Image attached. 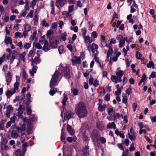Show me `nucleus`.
<instances>
[{
	"instance_id": "obj_1",
	"label": "nucleus",
	"mask_w": 156,
	"mask_h": 156,
	"mask_svg": "<svg viewBox=\"0 0 156 156\" xmlns=\"http://www.w3.org/2000/svg\"><path fill=\"white\" fill-rule=\"evenodd\" d=\"M75 110L76 114L80 118H84L87 115V110L83 102H79L76 105Z\"/></svg>"
},
{
	"instance_id": "obj_2",
	"label": "nucleus",
	"mask_w": 156,
	"mask_h": 156,
	"mask_svg": "<svg viewBox=\"0 0 156 156\" xmlns=\"http://www.w3.org/2000/svg\"><path fill=\"white\" fill-rule=\"evenodd\" d=\"M60 74V72L58 70H56L52 75L49 85V87L51 88V90L49 92V94L51 96H53L57 92V88H53L52 87L54 86L57 85V83L58 79L59 76Z\"/></svg>"
},
{
	"instance_id": "obj_3",
	"label": "nucleus",
	"mask_w": 156,
	"mask_h": 156,
	"mask_svg": "<svg viewBox=\"0 0 156 156\" xmlns=\"http://www.w3.org/2000/svg\"><path fill=\"white\" fill-rule=\"evenodd\" d=\"M99 132L96 129H94L91 134V136L93 141L98 140L100 136Z\"/></svg>"
},
{
	"instance_id": "obj_4",
	"label": "nucleus",
	"mask_w": 156,
	"mask_h": 156,
	"mask_svg": "<svg viewBox=\"0 0 156 156\" xmlns=\"http://www.w3.org/2000/svg\"><path fill=\"white\" fill-rule=\"evenodd\" d=\"M89 147L88 145L86 146L83 148L80 153L81 156H88L89 155Z\"/></svg>"
},
{
	"instance_id": "obj_5",
	"label": "nucleus",
	"mask_w": 156,
	"mask_h": 156,
	"mask_svg": "<svg viewBox=\"0 0 156 156\" xmlns=\"http://www.w3.org/2000/svg\"><path fill=\"white\" fill-rule=\"evenodd\" d=\"M67 0H56L55 5L58 8L62 7L66 4Z\"/></svg>"
},
{
	"instance_id": "obj_6",
	"label": "nucleus",
	"mask_w": 156,
	"mask_h": 156,
	"mask_svg": "<svg viewBox=\"0 0 156 156\" xmlns=\"http://www.w3.org/2000/svg\"><path fill=\"white\" fill-rule=\"evenodd\" d=\"M49 42L52 48H55L57 47V41L54 38L51 37L49 39Z\"/></svg>"
},
{
	"instance_id": "obj_7",
	"label": "nucleus",
	"mask_w": 156,
	"mask_h": 156,
	"mask_svg": "<svg viewBox=\"0 0 156 156\" xmlns=\"http://www.w3.org/2000/svg\"><path fill=\"white\" fill-rule=\"evenodd\" d=\"M64 77L67 79H69L70 77V72L68 67H66L63 69Z\"/></svg>"
},
{
	"instance_id": "obj_8",
	"label": "nucleus",
	"mask_w": 156,
	"mask_h": 156,
	"mask_svg": "<svg viewBox=\"0 0 156 156\" xmlns=\"http://www.w3.org/2000/svg\"><path fill=\"white\" fill-rule=\"evenodd\" d=\"M44 51H47L50 49V46L47 41H45L44 44L42 48Z\"/></svg>"
},
{
	"instance_id": "obj_9",
	"label": "nucleus",
	"mask_w": 156,
	"mask_h": 156,
	"mask_svg": "<svg viewBox=\"0 0 156 156\" xmlns=\"http://www.w3.org/2000/svg\"><path fill=\"white\" fill-rule=\"evenodd\" d=\"M74 114L70 111H67L65 113V118L69 120L73 117Z\"/></svg>"
},
{
	"instance_id": "obj_10",
	"label": "nucleus",
	"mask_w": 156,
	"mask_h": 156,
	"mask_svg": "<svg viewBox=\"0 0 156 156\" xmlns=\"http://www.w3.org/2000/svg\"><path fill=\"white\" fill-rule=\"evenodd\" d=\"M66 133L65 132V129H62L61 130V140L62 142L65 144L66 142Z\"/></svg>"
},
{
	"instance_id": "obj_11",
	"label": "nucleus",
	"mask_w": 156,
	"mask_h": 156,
	"mask_svg": "<svg viewBox=\"0 0 156 156\" xmlns=\"http://www.w3.org/2000/svg\"><path fill=\"white\" fill-rule=\"evenodd\" d=\"M124 74L123 71L122 70H119L116 73L117 76L119 79V82L122 81L121 77Z\"/></svg>"
},
{
	"instance_id": "obj_12",
	"label": "nucleus",
	"mask_w": 156,
	"mask_h": 156,
	"mask_svg": "<svg viewBox=\"0 0 156 156\" xmlns=\"http://www.w3.org/2000/svg\"><path fill=\"white\" fill-rule=\"evenodd\" d=\"M15 93L14 89L8 90L6 92V94L8 98H9L11 96Z\"/></svg>"
},
{
	"instance_id": "obj_13",
	"label": "nucleus",
	"mask_w": 156,
	"mask_h": 156,
	"mask_svg": "<svg viewBox=\"0 0 156 156\" xmlns=\"http://www.w3.org/2000/svg\"><path fill=\"white\" fill-rule=\"evenodd\" d=\"M116 128V126L114 122L108 123L107 126V129L113 128L114 129H115Z\"/></svg>"
},
{
	"instance_id": "obj_14",
	"label": "nucleus",
	"mask_w": 156,
	"mask_h": 156,
	"mask_svg": "<svg viewBox=\"0 0 156 156\" xmlns=\"http://www.w3.org/2000/svg\"><path fill=\"white\" fill-rule=\"evenodd\" d=\"M12 80V75L11 73L9 72L7 74L6 76V81L7 82V85L9 84V83Z\"/></svg>"
},
{
	"instance_id": "obj_15",
	"label": "nucleus",
	"mask_w": 156,
	"mask_h": 156,
	"mask_svg": "<svg viewBox=\"0 0 156 156\" xmlns=\"http://www.w3.org/2000/svg\"><path fill=\"white\" fill-rule=\"evenodd\" d=\"M4 42L6 44H12V43L11 38L9 37H7V35L5 36V38L4 40Z\"/></svg>"
},
{
	"instance_id": "obj_16",
	"label": "nucleus",
	"mask_w": 156,
	"mask_h": 156,
	"mask_svg": "<svg viewBox=\"0 0 156 156\" xmlns=\"http://www.w3.org/2000/svg\"><path fill=\"white\" fill-rule=\"evenodd\" d=\"M111 79L112 81L115 82V83H117L118 82H119V79L116 76L113 75L111 76Z\"/></svg>"
},
{
	"instance_id": "obj_17",
	"label": "nucleus",
	"mask_w": 156,
	"mask_h": 156,
	"mask_svg": "<svg viewBox=\"0 0 156 156\" xmlns=\"http://www.w3.org/2000/svg\"><path fill=\"white\" fill-rule=\"evenodd\" d=\"M37 66H33L32 69V71L30 70L29 71L30 73L31 76H34V73H36V71L37 69Z\"/></svg>"
},
{
	"instance_id": "obj_18",
	"label": "nucleus",
	"mask_w": 156,
	"mask_h": 156,
	"mask_svg": "<svg viewBox=\"0 0 156 156\" xmlns=\"http://www.w3.org/2000/svg\"><path fill=\"white\" fill-rule=\"evenodd\" d=\"M114 118L113 120L116 122H117V119H119L121 117V115L119 113H115V112H114L113 114Z\"/></svg>"
},
{
	"instance_id": "obj_19",
	"label": "nucleus",
	"mask_w": 156,
	"mask_h": 156,
	"mask_svg": "<svg viewBox=\"0 0 156 156\" xmlns=\"http://www.w3.org/2000/svg\"><path fill=\"white\" fill-rule=\"evenodd\" d=\"M67 129L69 133L71 134V135H73L74 134V133L73 132V131L72 128L71 126L68 124L67 125Z\"/></svg>"
},
{
	"instance_id": "obj_20",
	"label": "nucleus",
	"mask_w": 156,
	"mask_h": 156,
	"mask_svg": "<svg viewBox=\"0 0 156 156\" xmlns=\"http://www.w3.org/2000/svg\"><path fill=\"white\" fill-rule=\"evenodd\" d=\"M91 48L92 52L94 53L95 51V49L97 50L98 48V46L96 44L93 43L92 44Z\"/></svg>"
},
{
	"instance_id": "obj_21",
	"label": "nucleus",
	"mask_w": 156,
	"mask_h": 156,
	"mask_svg": "<svg viewBox=\"0 0 156 156\" xmlns=\"http://www.w3.org/2000/svg\"><path fill=\"white\" fill-rule=\"evenodd\" d=\"M25 55L26 53L25 52H23L19 55L20 58L21 60H22L24 62L25 61Z\"/></svg>"
},
{
	"instance_id": "obj_22",
	"label": "nucleus",
	"mask_w": 156,
	"mask_h": 156,
	"mask_svg": "<svg viewBox=\"0 0 156 156\" xmlns=\"http://www.w3.org/2000/svg\"><path fill=\"white\" fill-rule=\"evenodd\" d=\"M106 106V105H99L98 107V110L100 112H103L105 110Z\"/></svg>"
},
{
	"instance_id": "obj_23",
	"label": "nucleus",
	"mask_w": 156,
	"mask_h": 156,
	"mask_svg": "<svg viewBox=\"0 0 156 156\" xmlns=\"http://www.w3.org/2000/svg\"><path fill=\"white\" fill-rule=\"evenodd\" d=\"M147 66L148 68L152 67L153 69L155 68L154 63L151 61H149V63L147 64Z\"/></svg>"
},
{
	"instance_id": "obj_24",
	"label": "nucleus",
	"mask_w": 156,
	"mask_h": 156,
	"mask_svg": "<svg viewBox=\"0 0 156 156\" xmlns=\"http://www.w3.org/2000/svg\"><path fill=\"white\" fill-rule=\"evenodd\" d=\"M108 114V115H112L114 114V112H115L114 111L113 108H108L107 109Z\"/></svg>"
},
{
	"instance_id": "obj_25",
	"label": "nucleus",
	"mask_w": 156,
	"mask_h": 156,
	"mask_svg": "<svg viewBox=\"0 0 156 156\" xmlns=\"http://www.w3.org/2000/svg\"><path fill=\"white\" fill-rule=\"evenodd\" d=\"M83 37L84 38L85 42L86 43H91L92 41L90 40V37L88 35Z\"/></svg>"
},
{
	"instance_id": "obj_26",
	"label": "nucleus",
	"mask_w": 156,
	"mask_h": 156,
	"mask_svg": "<svg viewBox=\"0 0 156 156\" xmlns=\"http://www.w3.org/2000/svg\"><path fill=\"white\" fill-rule=\"evenodd\" d=\"M17 115L16 114H14L13 117H12L10 119V121L11 122V123H15V120H18L17 118Z\"/></svg>"
},
{
	"instance_id": "obj_27",
	"label": "nucleus",
	"mask_w": 156,
	"mask_h": 156,
	"mask_svg": "<svg viewBox=\"0 0 156 156\" xmlns=\"http://www.w3.org/2000/svg\"><path fill=\"white\" fill-rule=\"evenodd\" d=\"M40 62V59L38 57H35L34 58L32 62L36 64H39Z\"/></svg>"
},
{
	"instance_id": "obj_28",
	"label": "nucleus",
	"mask_w": 156,
	"mask_h": 156,
	"mask_svg": "<svg viewBox=\"0 0 156 156\" xmlns=\"http://www.w3.org/2000/svg\"><path fill=\"white\" fill-rule=\"evenodd\" d=\"M67 33L66 32H64L61 35V39L63 41H65L66 40V36H67Z\"/></svg>"
},
{
	"instance_id": "obj_29",
	"label": "nucleus",
	"mask_w": 156,
	"mask_h": 156,
	"mask_svg": "<svg viewBox=\"0 0 156 156\" xmlns=\"http://www.w3.org/2000/svg\"><path fill=\"white\" fill-rule=\"evenodd\" d=\"M67 99L68 98L67 96L65 95V94H64V97L62 102L63 105L64 106L66 105V102L67 101Z\"/></svg>"
},
{
	"instance_id": "obj_30",
	"label": "nucleus",
	"mask_w": 156,
	"mask_h": 156,
	"mask_svg": "<svg viewBox=\"0 0 156 156\" xmlns=\"http://www.w3.org/2000/svg\"><path fill=\"white\" fill-rule=\"evenodd\" d=\"M116 38L118 41L119 42V41H122L124 40L122 35L120 34L117 35Z\"/></svg>"
},
{
	"instance_id": "obj_31",
	"label": "nucleus",
	"mask_w": 156,
	"mask_h": 156,
	"mask_svg": "<svg viewBox=\"0 0 156 156\" xmlns=\"http://www.w3.org/2000/svg\"><path fill=\"white\" fill-rule=\"evenodd\" d=\"M24 110V106L21 104H20L19 105V107L18 110V112H23Z\"/></svg>"
},
{
	"instance_id": "obj_32",
	"label": "nucleus",
	"mask_w": 156,
	"mask_h": 156,
	"mask_svg": "<svg viewBox=\"0 0 156 156\" xmlns=\"http://www.w3.org/2000/svg\"><path fill=\"white\" fill-rule=\"evenodd\" d=\"M19 83H18V82H16L14 84V88H12L11 89H14L15 91L17 90L18 89L19 85Z\"/></svg>"
},
{
	"instance_id": "obj_33",
	"label": "nucleus",
	"mask_w": 156,
	"mask_h": 156,
	"mask_svg": "<svg viewBox=\"0 0 156 156\" xmlns=\"http://www.w3.org/2000/svg\"><path fill=\"white\" fill-rule=\"evenodd\" d=\"M67 48L71 52L73 51V52H74L76 51V49H75L74 51L73 50V47L72 45L70 44H68L67 45Z\"/></svg>"
},
{
	"instance_id": "obj_34",
	"label": "nucleus",
	"mask_w": 156,
	"mask_h": 156,
	"mask_svg": "<svg viewBox=\"0 0 156 156\" xmlns=\"http://www.w3.org/2000/svg\"><path fill=\"white\" fill-rule=\"evenodd\" d=\"M79 90L77 89H73L72 90V93L75 95H77L78 94Z\"/></svg>"
},
{
	"instance_id": "obj_35",
	"label": "nucleus",
	"mask_w": 156,
	"mask_h": 156,
	"mask_svg": "<svg viewBox=\"0 0 156 156\" xmlns=\"http://www.w3.org/2000/svg\"><path fill=\"white\" fill-rule=\"evenodd\" d=\"M119 48H122L125 46V42L124 40L122 41H119Z\"/></svg>"
},
{
	"instance_id": "obj_36",
	"label": "nucleus",
	"mask_w": 156,
	"mask_h": 156,
	"mask_svg": "<svg viewBox=\"0 0 156 156\" xmlns=\"http://www.w3.org/2000/svg\"><path fill=\"white\" fill-rule=\"evenodd\" d=\"M136 58L138 59H140L142 57V55L138 51H136Z\"/></svg>"
},
{
	"instance_id": "obj_37",
	"label": "nucleus",
	"mask_w": 156,
	"mask_h": 156,
	"mask_svg": "<svg viewBox=\"0 0 156 156\" xmlns=\"http://www.w3.org/2000/svg\"><path fill=\"white\" fill-rule=\"evenodd\" d=\"M33 12H34L33 10H30L29 12V13L26 16V18L27 19V18L29 17H30V18L32 17L33 16Z\"/></svg>"
},
{
	"instance_id": "obj_38",
	"label": "nucleus",
	"mask_w": 156,
	"mask_h": 156,
	"mask_svg": "<svg viewBox=\"0 0 156 156\" xmlns=\"http://www.w3.org/2000/svg\"><path fill=\"white\" fill-rule=\"evenodd\" d=\"M31 121L33 122L36 121L37 120V117H35L34 115H32L30 118Z\"/></svg>"
},
{
	"instance_id": "obj_39",
	"label": "nucleus",
	"mask_w": 156,
	"mask_h": 156,
	"mask_svg": "<svg viewBox=\"0 0 156 156\" xmlns=\"http://www.w3.org/2000/svg\"><path fill=\"white\" fill-rule=\"evenodd\" d=\"M15 37H16L21 38L23 37V35L21 32H16L15 33Z\"/></svg>"
},
{
	"instance_id": "obj_40",
	"label": "nucleus",
	"mask_w": 156,
	"mask_h": 156,
	"mask_svg": "<svg viewBox=\"0 0 156 156\" xmlns=\"http://www.w3.org/2000/svg\"><path fill=\"white\" fill-rule=\"evenodd\" d=\"M74 58L76 59V64H80L81 63V61L80 58L76 56H75Z\"/></svg>"
},
{
	"instance_id": "obj_41",
	"label": "nucleus",
	"mask_w": 156,
	"mask_h": 156,
	"mask_svg": "<svg viewBox=\"0 0 156 156\" xmlns=\"http://www.w3.org/2000/svg\"><path fill=\"white\" fill-rule=\"evenodd\" d=\"M26 109L27 112V115H30L32 111L31 110L30 106H27V107Z\"/></svg>"
},
{
	"instance_id": "obj_42",
	"label": "nucleus",
	"mask_w": 156,
	"mask_h": 156,
	"mask_svg": "<svg viewBox=\"0 0 156 156\" xmlns=\"http://www.w3.org/2000/svg\"><path fill=\"white\" fill-rule=\"evenodd\" d=\"M11 136L13 138H17L18 137V134L16 132H12L11 134Z\"/></svg>"
},
{
	"instance_id": "obj_43",
	"label": "nucleus",
	"mask_w": 156,
	"mask_h": 156,
	"mask_svg": "<svg viewBox=\"0 0 156 156\" xmlns=\"http://www.w3.org/2000/svg\"><path fill=\"white\" fill-rule=\"evenodd\" d=\"M23 112H18L16 114L17 115V118L18 119H19L20 118H22V114H23Z\"/></svg>"
},
{
	"instance_id": "obj_44",
	"label": "nucleus",
	"mask_w": 156,
	"mask_h": 156,
	"mask_svg": "<svg viewBox=\"0 0 156 156\" xmlns=\"http://www.w3.org/2000/svg\"><path fill=\"white\" fill-rule=\"evenodd\" d=\"M110 94H106L104 97V99L106 101H108L110 100Z\"/></svg>"
},
{
	"instance_id": "obj_45",
	"label": "nucleus",
	"mask_w": 156,
	"mask_h": 156,
	"mask_svg": "<svg viewBox=\"0 0 156 156\" xmlns=\"http://www.w3.org/2000/svg\"><path fill=\"white\" fill-rule=\"evenodd\" d=\"M64 50L63 46H60L58 48V51L59 53L61 54L62 53Z\"/></svg>"
},
{
	"instance_id": "obj_46",
	"label": "nucleus",
	"mask_w": 156,
	"mask_h": 156,
	"mask_svg": "<svg viewBox=\"0 0 156 156\" xmlns=\"http://www.w3.org/2000/svg\"><path fill=\"white\" fill-rule=\"evenodd\" d=\"M53 31L52 30H48L46 34L47 37H51V34L52 33Z\"/></svg>"
},
{
	"instance_id": "obj_47",
	"label": "nucleus",
	"mask_w": 156,
	"mask_h": 156,
	"mask_svg": "<svg viewBox=\"0 0 156 156\" xmlns=\"http://www.w3.org/2000/svg\"><path fill=\"white\" fill-rule=\"evenodd\" d=\"M31 29V26L29 25H26L24 29L25 30L27 31H30Z\"/></svg>"
},
{
	"instance_id": "obj_48",
	"label": "nucleus",
	"mask_w": 156,
	"mask_h": 156,
	"mask_svg": "<svg viewBox=\"0 0 156 156\" xmlns=\"http://www.w3.org/2000/svg\"><path fill=\"white\" fill-rule=\"evenodd\" d=\"M5 121L4 120H2L1 121V123L0 124V128L2 130H3L4 129V124L5 123Z\"/></svg>"
},
{
	"instance_id": "obj_49",
	"label": "nucleus",
	"mask_w": 156,
	"mask_h": 156,
	"mask_svg": "<svg viewBox=\"0 0 156 156\" xmlns=\"http://www.w3.org/2000/svg\"><path fill=\"white\" fill-rule=\"evenodd\" d=\"M5 56V55L4 54L0 58V65L4 61Z\"/></svg>"
},
{
	"instance_id": "obj_50",
	"label": "nucleus",
	"mask_w": 156,
	"mask_h": 156,
	"mask_svg": "<svg viewBox=\"0 0 156 156\" xmlns=\"http://www.w3.org/2000/svg\"><path fill=\"white\" fill-rule=\"evenodd\" d=\"M18 55V53L15 50L13 51L11 57L15 58L16 56Z\"/></svg>"
},
{
	"instance_id": "obj_51",
	"label": "nucleus",
	"mask_w": 156,
	"mask_h": 156,
	"mask_svg": "<svg viewBox=\"0 0 156 156\" xmlns=\"http://www.w3.org/2000/svg\"><path fill=\"white\" fill-rule=\"evenodd\" d=\"M35 48L38 49H41L42 48V47L41 44L37 42L35 44Z\"/></svg>"
},
{
	"instance_id": "obj_52",
	"label": "nucleus",
	"mask_w": 156,
	"mask_h": 156,
	"mask_svg": "<svg viewBox=\"0 0 156 156\" xmlns=\"http://www.w3.org/2000/svg\"><path fill=\"white\" fill-rule=\"evenodd\" d=\"M57 23H53L51 26V28L53 29H55L57 28Z\"/></svg>"
},
{
	"instance_id": "obj_53",
	"label": "nucleus",
	"mask_w": 156,
	"mask_h": 156,
	"mask_svg": "<svg viewBox=\"0 0 156 156\" xmlns=\"http://www.w3.org/2000/svg\"><path fill=\"white\" fill-rule=\"evenodd\" d=\"M81 31L83 34V37H84L86 36V34L87 32V30L86 28H82Z\"/></svg>"
},
{
	"instance_id": "obj_54",
	"label": "nucleus",
	"mask_w": 156,
	"mask_h": 156,
	"mask_svg": "<svg viewBox=\"0 0 156 156\" xmlns=\"http://www.w3.org/2000/svg\"><path fill=\"white\" fill-rule=\"evenodd\" d=\"M132 92V89L129 87L126 89V93L128 95H129Z\"/></svg>"
},
{
	"instance_id": "obj_55",
	"label": "nucleus",
	"mask_w": 156,
	"mask_h": 156,
	"mask_svg": "<svg viewBox=\"0 0 156 156\" xmlns=\"http://www.w3.org/2000/svg\"><path fill=\"white\" fill-rule=\"evenodd\" d=\"M107 53L112 55L113 53V51L112 48L111 47H109Z\"/></svg>"
},
{
	"instance_id": "obj_56",
	"label": "nucleus",
	"mask_w": 156,
	"mask_h": 156,
	"mask_svg": "<svg viewBox=\"0 0 156 156\" xmlns=\"http://www.w3.org/2000/svg\"><path fill=\"white\" fill-rule=\"evenodd\" d=\"M93 84L94 87H97L99 84V81L97 79L95 80Z\"/></svg>"
},
{
	"instance_id": "obj_57",
	"label": "nucleus",
	"mask_w": 156,
	"mask_h": 156,
	"mask_svg": "<svg viewBox=\"0 0 156 156\" xmlns=\"http://www.w3.org/2000/svg\"><path fill=\"white\" fill-rule=\"evenodd\" d=\"M90 76V77L89 79V84L91 85L93 84V83L94 79V78L92 77L91 76Z\"/></svg>"
},
{
	"instance_id": "obj_58",
	"label": "nucleus",
	"mask_w": 156,
	"mask_h": 156,
	"mask_svg": "<svg viewBox=\"0 0 156 156\" xmlns=\"http://www.w3.org/2000/svg\"><path fill=\"white\" fill-rule=\"evenodd\" d=\"M74 7V6L73 5L69 6L68 7V9L69 12H71L73 10Z\"/></svg>"
},
{
	"instance_id": "obj_59",
	"label": "nucleus",
	"mask_w": 156,
	"mask_h": 156,
	"mask_svg": "<svg viewBox=\"0 0 156 156\" xmlns=\"http://www.w3.org/2000/svg\"><path fill=\"white\" fill-rule=\"evenodd\" d=\"M121 91L122 90L120 89H119L118 90H117V91L115 92V94L117 96H119L121 94Z\"/></svg>"
},
{
	"instance_id": "obj_60",
	"label": "nucleus",
	"mask_w": 156,
	"mask_h": 156,
	"mask_svg": "<svg viewBox=\"0 0 156 156\" xmlns=\"http://www.w3.org/2000/svg\"><path fill=\"white\" fill-rule=\"evenodd\" d=\"M122 96L123 97L122 99V102L123 103L126 104L127 101V98L126 96L123 97V94L122 95Z\"/></svg>"
},
{
	"instance_id": "obj_61",
	"label": "nucleus",
	"mask_w": 156,
	"mask_h": 156,
	"mask_svg": "<svg viewBox=\"0 0 156 156\" xmlns=\"http://www.w3.org/2000/svg\"><path fill=\"white\" fill-rule=\"evenodd\" d=\"M30 47V44L29 43H26L24 45V48L26 49H29Z\"/></svg>"
},
{
	"instance_id": "obj_62",
	"label": "nucleus",
	"mask_w": 156,
	"mask_h": 156,
	"mask_svg": "<svg viewBox=\"0 0 156 156\" xmlns=\"http://www.w3.org/2000/svg\"><path fill=\"white\" fill-rule=\"evenodd\" d=\"M91 35L92 37L94 38H96L98 36L97 32L95 31H93L91 34Z\"/></svg>"
},
{
	"instance_id": "obj_63",
	"label": "nucleus",
	"mask_w": 156,
	"mask_h": 156,
	"mask_svg": "<svg viewBox=\"0 0 156 156\" xmlns=\"http://www.w3.org/2000/svg\"><path fill=\"white\" fill-rule=\"evenodd\" d=\"M100 140L102 144H104L106 142V139L103 137H101L100 139Z\"/></svg>"
},
{
	"instance_id": "obj_64",
	"label": "nucleus",
	"mask_w": 156,
	"mask_h": 156,
	"mask_svg": "<svg viewBox=\"0 0 156 156\" xmlns=\"http://www.w3.org/2000/svg\"><path fill=\"white\" fill-rule=\"evenodd\" d=\"M16 155L17 156H24L22 154L21 152L20 151H17L16 152Z\"/></svg>"
}]
</instances>
